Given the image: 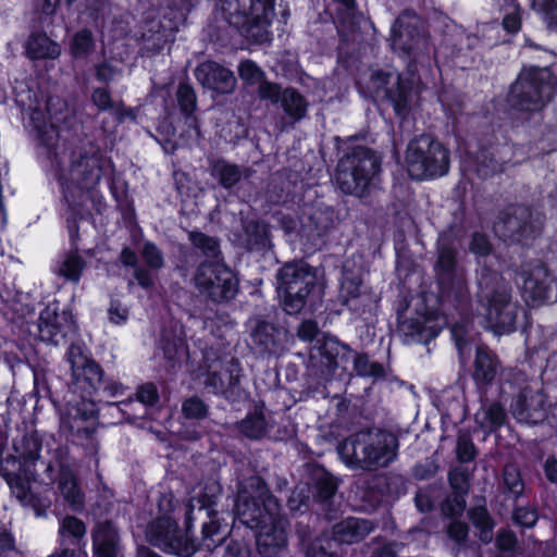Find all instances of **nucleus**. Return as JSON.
Here are the masks:
<instances>
[{"mask_svg": "<svg viewBox=\"0 0 557 557\" xmlns=\"http://www.w3.org/2000/svg\"><path fill=\"white\" fill-rule=\"evenodd\" d=\"M38 145L46 148L48 151L57 149L58 146V129L52 124L42 122L36 124Z\"/></svg>", "mask_w": 557, "mask_h": 557, "instance_id": "63", "label": "nucleus"}, {"mask_svg": "<svg viewBox=\"0 0 557 557\" xmlns=\"http://www.w3.org/2000/svg\"><path fill=\"white\" fill-rule=\"evenodd\" d=\"M193 280L200 295L214 304L228 302L239 290L237 274L224 262H200Z\"/></svg>", "mask_w": 557, "mask_h": 557, "instance_id": "14", "label": "nucleus"}, {"mask_svg": "<svg viewBox=\"0 0 557 557\" xmlns=\"http://www.w3.org/2000/svg\"><path fill=\"white\" fill-rule=\"evenodd\" d=\"M336 3L335 22L338 28L354 34L360 28L362 13L358 8L357 0H333Z\"/></svg>", "mask_w": 557, "mask_h": 557, "instance_id": "39", "label": "nucleus"}, {"mask_svg": "<svg viewBox=\"0 0 557 557\" xmlns=\"http://www.w3.org/2000/svg\"><path fill=\"white\" fill-rule=\"evenodd\" d=\"M141 257L149 269L159 270L164 265L162 251L150 240L143 245Z\"/></svg>", "mask_w": 557, "mask_h": 557, "instance_id": "64", "label": "nucleus"}, {"mask_svg": "<svg viewBox=\"0 0 557 557\" xmlns=\"http://www.w3.org/2000/svg\"><path fill=\"white\" fill-rule=\"evenodd\" d=\"M86 535V524L75 516H66L60 522V546L79 547Z\"/></svg>", "mask_w": 557, "mask_h": 557, "instance_id": "42", "label": "nucleus"}, {"mask_svg": "<svg viewBox=\"0 0 557 557\" xmlns=\"http://www.w3.org/2000/svg\"><path fill=\"white\" fill-rule=\"evenodd\" d=\"M502 27L509 35H517L522 27V8L519 2H515L512 7L505 11Z\"/></svg>", "mask_w": 557, "mask_h": 557, "instance_id": "61", "label": "nucleus"}, {"mask_svg": "<svg viewBox=\"0 0 557 557\" xmlns=\"http://www.w3.org/2000/svg\"><path fill=\"white\" fill-rule=\"evenodd\" d=\"M557 92V77L549 67H523L510 85L506 101L510 109L534 113L550 102Z\"/></svg>", "mask_w": 557, "mask_h": 557, "instance_id": "9", "label": "nucleus"}, {"mask_svg": "<svg viewBox=\"0 0 557 557\" xmlns=\"http://www.w3.org/2000/svg\"><path fill=\"white\" fill-rule=\"evenodd\" d=\"M86 268L87 262L81 251L67 250L59 267L58 274L67 282L78 284Z\"/></svg>", "mask_w": 557, "mask_h": 557, "instance_id": "47", "label": "nucleus"}, {"mask_svg": "<svg viewBox=\"0 0 557 557\" xmlns=\"http://www.w3.org/2000/svg\"><path fill=\"white\" fill-rule=\"evenodd\" d=\"M26 54L30 60L57 59L60 46L44 30L32 32L25 44Z\"/></svg>", "mask_w": 557, "mask_h": 557, "instance_id": "37", "label": "nucleus"}, {"mask_svg": "<svg viewBox=\"0 0 557 557\" xmlns=\"http://www.w3.org/2000/svg\"><path fill=\"white\" fill-rule=\"evenodd\" d=\"M243 246L247 251L260 252L271 246L270 224L263 220H248L243 226Z\"/></svg>", "mask_w": 557, "mask_h": 557, "instance_id": "32", "label": "nucleus"}, {"mask_svg": "<svg viewBox=\"0 0 557 557\" xmlns=\"http://www.w3.org/2000/svg\"><path fill=\"white\" fill-rule=\"evenodd\" d=\"M209 174L223 189L231 190L243 178V172L238 164L218 157L209 160Z\"/></svg>", "mask_w": 557, "mask_h": 557, "instance_id": "35", "label": "nucleus"}, {"mask_svg": "<svg viewBox=\"0 0 557 557\" xmlns=\"http://www.w3.org/2000/svg\"><path fill=\"white\" fill-rule=\"evenodd\" d=\"M354 350L337 337L322 334L313 342L308 358V369L320 380H339L351 375L349 367Z\"/></svg>", "mask_w": 557, "mask_h": 557, "instance_id": "12", "label": "nucleus"}, {"mask_svg": "<svg viewBox=\"0 0 557 557\" xmlns=\"http://www.w3.org/2000/svg\"><path fill=\"white\" fill-rule=\"evenodd\" d=\"M238 76L246 86L250 87L260 84L267 77L265 72L250 59L239 62Z\"/></svg>", "mask_w": 557, "mask_h": 557, "instance_id": "56", "label": "nucleus"}, {"mask_svg": "<svg viewBox=\"0 0 557 557\" xmlns=\"http://www.w3.org/2000/svg\"><path fill=\"white\" fill-rule=\"evenodd\" d=\"M539 521V511L535 507L518 506L512 511V522L515 525L524 529H532Z\"/></svg>", "mask_w": 557, "mask_h": 557, "instance_id": "60", "label": "nucleus"}, {"mask_svg": "<svg viewBox=\"0 0 557 557\" xmlns=\"http://www.w3.org/2000/svg\"><path fill=\"white\" fill-rule=\"evenodd\" d=\"M507 414L503 405L498 401L491 403L483 413V425L491 431H496L505 424Z\"/></svg>", "mask_w": 557, "mask_h": 557, "instance_id": "59", "label": "nucleus"}, {"mask_svg": "<svg viewBox=\"0 0 557 557\" xmlns=\"http://www.w3.org/2000/svg\"><path fill=\"white\" fill-rule=\"evenodd\" d=\"M265 410V404L262 400L255 401L252 408L236 423L235 428L238 433L250 441H261L264 438L270 431Z\"/></svg>", "mask_w": 557, "mask_h": 557, "instance_id": "30", "label": "nucleus"}, {"mask_svg": "<svg viewBox=\"0 0 557 557\" xmlns=\"http://www.w3.org/2000/svg\"><path fill=\"white\" fill-rule=\"evenodd\" d=\"M469 251L478 264V312L496 333H511L516 330L519 306L512 301V287L502 273L487 263L495 258L494 247L488 236L475 231L469 242Z\"/></svg>", "mask_w": 557, "mask_h": 557, "instance_id": "4", "label": "nucleus"}, {"mask_svg": "<svg viewBox=\"0 0 557 557\" xmlns=\"http://www.w3.org/2000/svg\"><path fill=\"white\" fill-rule=\"evenodd\" d=\"M58 487L64 500L74 509L81 510L85 504V494L79 481L67 467H62L59 472Z\"/></svg>", "mask_w": 557, "mask_h": 557, "instance_id": "36", "label": "nucleus"}, {"mask_svg": "<svg viewBox=\"0 0 557 557\" xmlns=\"http://www.w3.org/2000/svg\"><path fill=\"white\" fill-rule=\"evenodd\" d=\"M505 235L515 243L527 244L540 235V228L533 221L530 208L517 206L503 219Z\"/></svg>", "mask_w": 557, "mask_h": 557, "instance_id": "25", "label": "nucleus"}, {"mask_svg": "<svg viewBox=\"0 0 557 557\" xmlns=\"http://www.w3.org/2000/svg\"><path fill=\"white\" fill-rule=\"evenodd\" d=\"M461 300L462 304L458 302V299L456 298L443 300L441 302V311L443 312V315L446 319V323L443 325V327L448 324V319L445 314V309L453 310L459 318L458 321L450 324L449 331L455 347L460 354H462L470 344L469 333L470 326L473 323V308L471 295L463 296Z\"/></svg>", "mask_w": 557, "mask_h": 557, "instance_id": "21", "label": "nucleus"}, {"mask_svg": "<svg viewBox=\"0 0 557 557\" xmlns=\"http://www.w3.org/2000/svg\"><path fill=\"white\" fill-rule=\"evenodd\" d=\"M146 540L168 555L177 557H191L199 550V543L194 535V529L184 525L181 530L177 521L170 515H162L152 519L146 528Z\"/></svg>", "mask_w": 557, "mask_h": 557, "instance_id": "13", "label": "nucleus"}, {"mask_svg": "<svg viewBox=\"0 0 557 557\" xmlns=\"http://www.w3.org/2000/svg\"><path fill=\"white\" fill-rule=\"evenodd\" d=\"M188 240L190 245L206 258L214 259L221 255V245L216 237L194 230L188 232Z\"/></svg>", "mask_w": 557, "mask_h": 557, "instance_id": "51", "label": "nucleus"}, {"mask_svg": "<svg viewBox=\"0 0 557 557\" xmlns=\"http://www.w3.org/2000/svg\"><path fill=\"white\" fill-rule=\"evenodd\" d=\"M276 292L282 309L289 315L313 312L322 298L315 269L304 260L284 263L276 275Z\"/></svg>", "mask_w": 557, "mask_h": 557, "instance_id": "6", "label": "nucleus"}, {"mask_svg": "<svg viewBox=\"0 0 557 557\" xmlns=\"http://www.w3.org/2000/svg\"><path fill=\"white\" fill-rule=\"evenodd\" d=\"M39 338L59 345L77 332V324L71 310H60L58 301L47 305L38 318Z\"/></svg>", "mask_w": 557, "mask_h": 557, "instance_id": "19", "label": "nucleus"}, {"mask_svg": "<svg viewBox=\"0 0 557 557\" xmlns=\"http://www.w3.org/2000/svg\"><path fill=\"white\" fill-rule=\"evenodd\" d=\"M7 476H10V474H7ZM5 483L8 484L11 494L15 496L21 506L32 508L37 517L45 515L48 505L39 493L32 491L28 472L8 478Z\"/></svg>", "mask_w": 557, "mask_h": 557, "instance_id": "29", "label": "nucleus"}, {"mask_svg": "<svg viewBox=\"0 0 557 557\" xmlns=\"http://www.w3.org/2000/svg\"><path fill=\"white\" fill-rule=\"evenodd\" d=\"M503 488L507 497L518 498L522 495L524 483L520 471L513 466H505L503 470Z\"/></svg>", "mask_w": 557, "mask_h": 557, "instance_id": "54", "label": "nucleus"}, {"mask_svg": "<svg viewBox=\"0 0 557 557\" xmlns=\"http://www.w3.org/2000/svg\"><path fill=\"white\" fill-rule=\"evenodd\" d=\"M275 15V0H218L216 11L205 27L210 42L225 47L230 29L251 44L271 40L269 27Z\"/></svg>", "mask_w": 557, "mask_h": 557, "instance_id": "5", "label": "nucleus"}, {"mask_svg": "<svg viewBox=\"0 0 557 557\" xmlns=\"http://www.w3.org/2000/svg\"><path fill=\"white\" fill-rule=\"evenodd\" d=\"M224 515L232 518L233 521L237 519L234 512L210 511V513L205 515L207 520L201 525V537H197L199 549L206 547L208 550H212L231 533L230 522Z\"/></svg>", "mask_w": 557, "mask_h": 557, "instance_id": "27", "label": "nucleus"}, {"mask_svg": "<svg viewBox=\"0 0 557 557\" xmlns=\"http://www.w3.org/2000/svg\"><path fill=\"white\" fill-rule=\"evenodd\" d=\"M137 401L146 409L160 407V393L154 382H145L137 386L136 392L127 396L125 404Z\"/></svg>", "mask_w": 557, "mask_h": 557, "instance_id": "52", "label": "nucleus"}, {"mask_svg": "<svg viewBox=\"0 0 557 557\" xmlns=\"http://www.w3.org/2000/svg\"><path fill=\"white\" fill-rule=\"evenodd\" d=\"M405 163L408 176L417 182L446 175L450 166L448 148L431 134L414 136L407 145Z\"/></svg>", "mask_w": 557, "mask_h": 557, "instance_id": "11", "label": "nucleus"}, {"mask_svg": "<svg viewBox=\"0 0 557 557\" xmlns=\"http://www.w3.org/2000/svg\"><path fill=\"white\" fill-rule=\"evenodd\" d=\"M533 401L534 398H529L525 391L519 393L512 406L513 413L518 420L524 421L529 424H537L545 419L546 412L544 408V400L540 398L536 406L533 405Z\"/></svg>", "mask_w": 557, "mask_h": 557, "instance_id": "38", "label": "nucleus"}, {"mask_svg": "<svg viewBox=\"0 0 557 557\" xmlns=\"http://www.w3.org/2000/svg\"><path fill=\"white\" fill-rule=\"evenodd\" d=\"M370 531L368 520L348 517L333 525L332 537L341 544H354L362 541Z\"/></svg>", "mask_w": 557, "mask_h": 557, "instance_id": "33", "label": "nucleus"}, {"mask_svg": "<svg viewBox=\"0 0 557 557\" xmlns=\"http://www.w3.org/2000/svg\"><path fill=\"white\" fill-rule=\"evenodd\" d=\"M249 336L251 348L258 355L278 356L284 350L286 331L276 323L258 318Z\"/></svg>", "mask_w": 557, "mask_h": 557, "instance_id": "23", "label": "nucleus"}, {"mask_svg": "<svg viewBox=\"0 0 557 557\" xmlns=\"http://www.w3.org/2000/svg\"><path fill=\"white\" fill-rule=\"evenodd\" d=\"M221 494L222 486L220 482L208 480L200 487L199 492L187 500L184 516V525L187 528V531L194 529V523L198 518L197 515L218 511L215 506Z\"/></svg>", "mask_w": 557, "mask_h": 557, "instance_id": "26", "label": "nucleus"}, {"mask_svg": "<svg viewBox=\"0 0 557 557\" xmlns=\"http://www.w3.org/2000/svg\"><path fill=\"white\" fill-rule=\"evenodd\" d=\"M407 482L405 475L395 472L373 474L360 482L356 496L360 499L363 510L373 511L405 495Z\"/></svg>", "mask_w": 557, "mask_h": 557, "instance_id": "16", "label": "nucleus"}, {"mask_svg": "<svg viewBox=\"0 0 557 557\" xmlns=\"http://www.w3.org/2000/svg\"><path fill=\"white\" fill-rule=\"evenodd\" d=\"M398 449V440L387 431L361 430L351 433L337 445V453L351 470H375L392 463Z\"/></svg>", "mask_w": 557, "mask_h": 557, "instance_id": "7", "label": "nucleus"}, {"mask_svg": "<svg viewBox=\"0 0 557 557\" xmlns=\"http://www.w3.org/2000/svg\"><path fill=\"white\" fill-rule=\"evenodd\" d=\"M367 287L360 271L356 272L347 267L343 268L338 299L344 307L347 306L350 299L355 298L354 296H357Z\"/></svg>", "mask_w": 557, "mask_h": 557, "instance_id": "44", "label": "nucleus"}, {"mask_svg": "<svg viewBox=\"0 0 557 557\" xmlns=\"http://www.w3.org/2000/svg\"><path fill=\"white\" fill-rule=\"evenodd\" d=\"M467 496L459 493H449L441 504L442 513L449 519L461 517L466 510Z\"/></svg>", "mask_w": 557, "mask_h": 557, "instance_id": "58", "label": "nucleus"}, {"mask_svg": "<svg viewBox=\"0 0 557 557\" xmlns=\"http://www.w3.org/2000/svg\"><path fill=\"white\" fill-rule=\"evenodd\" d=\"M195 76L203 88L220 95L232 94L237 85L234 73L221 63L208 60L203 61L195 70Z\"/></svg>", "mask_w": 557, "mask_h": 557, "instance_id": "24", "label": "nucleus"}, {"mask_svg": "<svg viewBox=\"0 0 557 557\" xmlns=\"http://www.w3.org/2000/svg\"><path fill=\"white\" fill-rule=\"evenodd\" d=\"M354 297L355 298L350 299L345 308L349 310L356 319H360L366 323H373L377 317L381 297L370 286Z\"/></svg>", "mask_w": 557, "mask_h": 557, "instance_id": "34", "label": "nucleus"}, {"mask_svg": "<svg viewBox=\"0 0 557 557\" xmlns=\"http://www.w3.org/2000/svg\"><path fill=\"white\" fill-rule=\"evenodd\" d=\"M310 479L313 504L318 506V510L327 521L336 520L338 510L334 506V498L338 491L339 480L322 466L313 469Z\"/></svg>", "mask_w": 557, "mask_h": 557, "instance_id": "20", "label": "nucleus"}, {"mask_svg": "<svg viewBox=\"0 0 557 557\" xmlns=\"http://www.w3.org/2000/svg\"><path fill=\"white\" fill-rule=\"evenodd\" d=\"M433 269L438 292H421L412 315L398 324L406 344L429 345L441 334L446 323L441 302L456 298L462 304L463 296L471 295L466 276L459 269L457 249L451 244L437 247Z\"/></svg>", "mask_w": 557, "mask_h": 557, "instance_id": "2", "label": "nucleus"}, {"mask_svg": "<svg viewBox=\"0 0 557 557\" xmlns=\"http://www.w3.org/2000/svg\"><path fill=\"white\" fill-rule=\"evenodd\" d=\"M67 360L76 392L66 400L61 428L86 457H95L99 450V404L124 396L128 386L107 374L102 366L78 345L69 347Z\"/></svg>", "mask_w": 557, "mask_h": 557, "instance_id": "1", "label": "nucleus"}, {"mask_svg": "<svg viewBox=\"0 0 557 557\" xmlns=\"http://www.w3.org/2000/svg\"><path fill=\"white\" fill-rule=\"evenodd\" d=\"M502 372V361L498 355L486 344L475 347L470 376L478 392L486 393Z\"/></svg>", "mask_w": 557, "mask_h": 557, "instance_id": "22", "label": "nucleus"}, {"mask_svg": "<svg viewBox=\"0 0 557 557\" xmlns=\"http://www.w3.org/2000/svg\"><path fill=\"white\" fill-rule=\"evenodd\" d=\"M191 7L190 0H166L160 18L147 23L144 38L153 40L154 47L162 49L166 42L174 40L175 33L185 25Z\"/></svg>", "mask_w": 557, "mask_h": 557, "instance_id": "18", "label": "nucleus"}, {"mask_svg": "<svg viewBox=\"0 0 557 557\" xmlns=\"http://www.w3.org/2000/svg\"><path fill=\"white\" fill-rule=\"evenodd\" d=\"M94 557H117L120 533L111 519L97 522L91 530Z\"/></svg>", "mask_w": 557, "mask_h": 557, "instance_id": "28", "label": "nucleus"}, {"mask_svg": "<svg viewBox=\"0 0 557 557\" xmlns=\"http://www.w3.org/2000/svg\"><path fill=\"white\" fill-rule=\"evenodd\" d=\"M382 171V158L371 147L351 145L339 158L335 180L345 195L363 198L370 195L374 178Z\"/></svg>", "mask_w": 557, "mask_h": 557, "instance_id": "8", "label": "nucleus"}, {"mask_svg": "<svg viewBox=\"0 0 557 557\" xmlns=\"http://www.w3.org/2000/svg\"><path fill=\"white\" fill-rule=\"evenodd\" d=\"M182 416L188 421L205 420L209 416V406L198 396L187 397L182 403Z\"/></svg>", "mask_w": 557, "mask_h": 557, "instance_id": "55", "label": "nucleus"}, {"mask_svg": "<svg viewBox=\"0 0 557 557\" xmlns=\"http://www.w3.org/2000/svg\"><path fill=\"white\" fill-rule=\"evenodd\" d=\"M356 375L371 377L375 381L384 380L386 376L384 366L379 361H371L367 352H352L351 363Z\"/></svg>", "mask_w": 557, "mask_h": 557, "instance_id": "46", "label": "nucleus"}, {"mask_svg": "<svg viewBox=\"0 0 557 557\" xmlns=\"http://www.w3.org/2000/svg\"><path fill=\"white\" fill-rule=\"evenodd\" d=\"M13 448L29 466H34L40 457L42 442L36 432L26 433L20 443L13 444Z\"/></svg>", "mask_w": 557, "mask_h": 557, "instance_id": "49", "label": "nucleus"}, {"mask_svg": "<svg viewBox=\"0 0 557 557\" xmlns=\"http://www.w3.org/2000/svg\"><path fill=\"white\" fill-rule=\"evenodd\" d=\"M29 465L18 455L9 454L5 458H0V476L7 481L13 475H21L28 472Z\"/></svg>", "mask_w": 557, "mask_h": 557, "instance_id": "57", "label": "nucleus"}, {"mask_svg": "<svg viewBox=\"0 0 557 557\" xmlns=\"http://www.w3.org/2000/svg\"><path fill=\"white\" fill-rule=\"evenodd\" d=\"M278 104L293 123L300 122L306 116L309 106L307 99L294 87L284 88Z\"/></svg>", "mask_w": 557, "mask_h": 557, "instance_id": "40", "label": "nucleus"}, {"mask_svg": "<svg viewBox=\"0 0 557 557\" xmlns=\"http://www.w3.org/2000/svg\"><path fill=\"white\" fill-rule=\"evenodd\" d=\"M175 98L180 112L185 120L196 122L197 96L194 87L188 83L181 82L177 86Z\"/></svg>", "mask_w": 557, "mask_h": 557, "instance_id": "50", "label": "nucleus"}, {"mask_svg": "<svg viewBox=\"0 0 557 557\" xmlns=\"http://www.w3.org/2000/svg\"><path fill=\"white\" fill-rule=\"evenodd\" d=\"M234 515L253 530L259 557H281L287 547V520L281 504L260 475L250 476L242 485L234 502Z\"/></svg>", "mask_w": 557, "mask_h": 557, "instance_id": "3", "label": "nucleus"}, {"mask_svg": "<svg viewBox=\"0 0 557 557\" xmlns=\"http://www.w3.org/2000/svg\"><path fill=\"white\" fill-rule=\"evenodd\" d=\"M108 187L112 198L116 202V207L120 210H129L134 213V207L128 197L127 182L113 175L108 181Z\"/></svg>", "mask_w": 557, "mask_h": 557, "instance_id": "53", "label": "nucleus"}, {"mask_svg": "<svg viewBox=\"0 0 557 557\" xmlns=\"http://www.w3.org/2000/svg\"><path fill=\"white\" fill-rule=\"evenodd\" d=\"M468 519L479 531V539L482 543L488 544L493 539L495 521L485 505L471 507L468 512Z\"/></svg>", "mask_w": 557, "mask_h": 557, "instance_id": "43", "label": "nucleus"}, {"mask_svg": "<svg viewBox=\"0 0 557 557\" xmlns=\"http://www.w3.org/2000/svg\"><path fill=\"white\" fill-rule=\"evenodd\" d=\"M102 168L96 156L87 152L72 159L67 175H60L59 183L65 201L72 206L91 191L100 182Z\"/></svg>", "mask_w": 557, "mask_h": 557, "instance_id": "15", "label": "nucleus"}, {"mask_svg": "<svg viewBox=\"0 0 557 557\" xmlns=\"http://www.w3.org/2000/svg\"><path fill=\"white\" fill-rule=\"evenodd\" d=\"M451 521L446 527V534L458 546H466L469 540V525L458 520V518H450Z\"/></svg>", "mask_w": 557, "mask_h": 557, "instance_id": "62", "label": "nucleus"}, {"mask_svg": "<svg viewBox=\"0 0 557 557\" xmlns=\"http://www.w3.org/2000/svg\"><path fill=\"white\" fill-rule=\"evenodd\" d=\"M385 98L391 103L395 115L406 121L412 110V84L409 79L397 76L395 85L385 88Z\"/></svg>", "mask_w": 557, "mask_h": 557, "instance_id": "31", "label": "nucleus"}, {"mask_svg": "<svg viewBox=\"0 0 557 557\" xmlns=\"http://www.w3.org/2000/svg\"><path fill=\"white\" fill-rule=\"evenodd\" d=\"M95 37L86 27L77 30L70 41V54L74 60L86 59L95 51Z\"/></svg>", "mask_w": 557, "mask_h": 557, "instance_id": "48", "label": "nucleus"}, {"mask_svg": "<svg viewBox=\"0 0 557 557\" xmlns=\"http://www.w3.org/2000/svg\"><path fill=\"white\" fill-rule=\"evenodd\" d=\"M513 154V144L500 128L482 132L475 150L466 153L465 170L484 181L503 173Z\"/></svg>", "mask_w": 557, "mask_h": 557, "instance_id": "10", "label": "nucleus"}, {"mask_svg": "<svg viewBox=\"0 0 557 557\" xmlns=\"http://www.w3.org/2000/svg\"><path fill=\"white\" fill-rule=\"evenodd\" d=\"M417 27L405 26L401 21L397 18L391 28V46L394 50H398L405 54H411L417 47Z\"/></svg>", "mask_w": 557, "mask_h": 557, "instance_id": "41", "label": "nucleus"}, {"mask_svg": "<svg viewBox=\"0 0 557 557\" xmlns=\"http://www.w3.org/2000/svg\"><path fill=\"white\" fill-rule=\"evenodd\" d=\"M515 280L521 287L523 298L533 305L557 300V278L542 261L522 264Z\"/></svg>", "mask_w": 557, "mask_h": 557, "instance_id": "17", "label": "nucleus"}, {"mask_svg": "<svg viewBox=\"0 0 557 557\" xmlns=\"http://www.w3.org/2000/svg\"><path fill=\"white\" fill-rule=\"evenodd\" d=\"M159 348L163 358L173 367L180 362L182 355L187 351L186 341L175 332L163 331L159 341Z\"/></svg>", "mask_w": 557, "mask_h": 557, "instance_id": "45", "label": "nucleus"}]
</instances>
